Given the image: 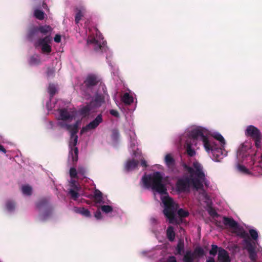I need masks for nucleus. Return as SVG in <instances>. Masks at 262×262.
Wrapping results in <instances>:
<instances>
[{"mask_svg":"<svg viewBox=\"0 0 262 262\" xmlns=\"http://www.w3.org/2000/svg\"><path fill=\"white\" fill-rule=\"evenodd\" d=\"M164 205L163 213L168 219L170 224L177 223V219L175 217V213L178 209V206L173 200L169 196H164L162 199Z\"/></svg>","mask_w":262,"mask_h":262,"instance_id":"nucleus-2","label":"nucleus"},{"mask_svg":"<svg viewBox=\"0 0 262 262\" xmlns=\"http://www.w3.org/2000/svg\"><path fill=\"white\" fill-rule=\"evenodd\" d=\"M205 132V129L202 128H195L191 130L190 136L194 140L198 139L199 137H201V139L203 143L204 138H206V136L204 135Z\"/></svg>","mask_w":262,"mask_h":262,"instance_id":"nucleus-15","label":"nucleus"},{"mask_svg":"<svg viewBox=\"0 0 262 262\" xmlns=\"http://www.w3.org/2000/svg\"><path fill=\"white\" fill-rule=\"evenodd\" d=\"M48 91L49 92V86L48 88Z\"/></svg>","mask_w":262,"mask_h":262,"instance_id":"nucleus-63","label":"nucleus"},{"mask_svg":"<svg viewBox=\"0 0 262 262\" xmlns=\"http://www.w3.org/2000/svg\"><path fill=\"white\" fill-rule=\"evenodd\" d=\"M70 154L72 156L73 161H77L78 160V149L76 147H73L71 148Z\"/></svg>","mask_w":262,"mask_h":262,"instance_id":"nucleus-29","label":"nucleus"},{"mask_svg":"<svg viewBox=\"0 0 262 262\" xmlns=\"http://www.w3.org/2000/svg\"><path fill=\"white\" fill-rule=\"evenodd\" d=\"M139 164V161L138 160L132 159L127 161L125 168L127 171L133 170L137 167Z\"/></svg>","mask_w":262,"mask_h":262,"instance_id":"nucleus-20","label":"nucleus"},{"mask_svg":"<svg viewBox=\"0 0 262 262\" xmlns=\"http://www.w3.org/2000/svg\"><path fill=\"white\" fill-rule=\"evenodd\" d=\"M76 10L77 12L75 15V22L76 24H78L79 21L81 19V18L83 17V14L81 9L76 8Z\"/></svg>","mask_w":262,"mask_h":262,"instance_id":"nucleus-33","label":"nucleus"},{"mask_svg":"<svg viewBox=\"0 0 262 262\" xmlns=\"http://www.w3.org/2000/svg\"><path fill=\"white\" fill-rule=\"evenodd\" d=\"M36 209L40 212V215L45 218L49 214V199L48 197L39 198L35 203Z\"/></svg>","mask_w":262,"mask_h":262,"instance_id":"nucleus-7","label":"nucleus"},{"mask_svg":"<svg viewBox=\"0 0 262 262\" xmlns=\"http://www.w3.org/2000/svg\"><path fill=\"white\" fill-rule=\"evenodd\" d=\"M186 150L188 155L190 157L193 156L195 154L194 150L191 148V145L189 143L187 144Z\"/></svg>","mask_w":262,"mask_h":262,"instance_id":"nucleus-46","label":"nucleus"},{"mask_svg":"<svg viewBox=\"0 0 262 262\" xmlns=\"http://www.w3.org/2000/svg\"><path fill=\"white\" fill-rule=\"evenodd\" d=\"M78 174V170L76 168L72 167L70 169V176L71 178H77Z\"/></svg>","mask_w":262,"mask_h":262,"instance_id":"nucleus-48","label":"nucleus"},{"mask_svg":"<svg viewBox=\"0 0 262 262\" xmlns=\"http://www.w3.org/2000/svg\"><path fill=\"white\" fill-rule=\"evenodd\" d=\"M79 190H76L74 188H71L69 189L68 192V194L70 195L71 198L74 201H76L78 199L79 196V194L78 191Z\"/></svg>","mask_w":262,"mask_h":262,"instance_id":"nucleus-28","label":"nucleus"},{"mask_svg":"<svg viewBox=\"0 0 262 262\" xmlns=\"http://www.w3.org/2000/svg\"><path fill=\"white\" fill-rule=\"evenodd\" d=\"M245 135L254 141L255 145L257 148L260 147L262 135L257 127L253 125L248 126L245 131Z\"/></svg>","mask_w":262,"mask_h":262,"instance_id":"nucleus-6","label":"nucleus"},{"mask_svg":"<svg viewBox=\"0 0 262 262\" xmlns=\"http://www.w3.org/2000/svg\"><path fill=\"white\" fill-rule=\"evenodd\" d=\"M194 259L195 257L192 252L190 250H188L184 255L183 261V262H194Z\"/></svg>","mask_w":262,"mask_h":262,"instance_id":"nucleus-25","label":"nucleus"},{"mask_svg":"<svg viewBox=\"0 0 262 262\" xmlns=\"http://www.w3.org/2000/svg\"><path fill=\"white\" fill-rule=\"evenodd\" d=\"M100 82V79L98 76L91 74L86 76L84 81V84L88 89H92L97 85Z\"/></svg>","mask_w":262,"mask_h":262,"instance_id":"nucleus-11","label":"nucleus"},{"mask_svg":"<svg viewBox=\"0 0 262 262\" xmlns=\"http://www.w3.org/2000/svg\"><path fill=\"white\" fill-rule=\"evenodd\" d=\"M6 206L9 211H12L15 209V204L13 201L9 200L6 202Z\"/></svg>","mask_w":262,"mask_h":262,"instance_id":"nucleus-38","label":"nucleus"},{"mask_svg":"<svg viewBox=\"0 0 262 262\" xmlns=\"http://www.w3.org/2000/svg\"><path fill=\"white\" fill-rule=\"evenodd\" d=\"M119 132L117 129H113L112 130L111 138L114 141H117L119 138Z\"/></svg>","mask_w":262,"mask_h":262,"instance_id":"nucleus-36","label":"nucleus"},{"mask_svg":"<svg viewBox=\"0 0 262 262\" xmlns=\"http://www.w3.org/2000/svg\"><path fill=\"white\" fill-rule=\"evenodd\" d=\"M91 111H93V110L88 104L79 110V114L83 117H85L90 115Z\"/></svg>","mask_w":262,"mask_h":262,"instance_id":"nucleus-22","label":"nucleus"},{"mask_svg":"<svg viewBox=\"0 0 262 262\" xmlns=\"http://www.w3.org/2000/svg\"><path fill=\"white\" fill-rule=\"evenodd\" d=\"M76 212L86 217L91 216L90 211L88 209H85L84 208H79L77 209Z\"/></svg>","mask_w":262,"mask_h":262,"instance_id":"nucleus-30","label":"nucleus"},{"mask_svg":"<svg viewBox=\"0 0 262 262\" xmlns=\"http://www.w3.org/2000/svg\"><path fill=\"white\" fill-rule=\"evenodd\" d=\"M39 63V59L37 55H34L30 57V63L31 64H37Z\"/></svg>","mask_w":262,"mask_h":262,"instance_id":"nucleus-44","label":"nucleus"},{"mask_svg":"<svg viewBox=\"0 0 262 262\" xmlns=\"http://www.w3.org/2000/svg\"><path fill=\"white\" fill-rule=\"evenodd\" d=\"M67 129L70 132L71 136H77L78 125L77 123L74 124H64Z\"/></svg>","mask_w":262,"mask_h":262,"instance_id":"nucleus-21","label":"nucleus"},{"mask_svg":"<svg viewBox=\"0 0 262 262\" xmlns=\"http://www.w3.org/2000/svg\"><path fill=\"white\" fill-rule=\"evenodd\" d=\"M50 75H51V74L52 73V72L51 70H50Z\"/></svg>","mask_w":262,"mask_h":262,"instance_id":"nucleus-62","label":"nucleus"},{"mask_svg":"<svg viewBox=\"0 0 262 262\" xmlns=\"http://www.w3.org/2000/svg\"><path fill=\"white\" fill-rule=\"evenodd\" d=\"M220 247L216 245H212L211 248L209 251V254L211 255L215 256L217 252H219Z\"/></svg>","mask_w":262,"mask_h":262,"instance_id":"nucleus-40","label":"nucleus"},{"mask_svg":"<svg viewBox=\"0 0 262 262\" xmlns=\"http://www.w3.org/2000/svg\"><path fill=\"white\" fill-rule=\"evenodd\" d=\"M178 214L181 217H186L189 215V213L188 211L184 210L183 209H180L178 211Z\"/></svg>","mask_w":262,"mask_h":262,"instance_id":"nucleus-43","label":"nucleus"},{"mask_svg":"<svg viewBox=\"0 0 262 262\" xmlns=\"http://www.w3.org/2000/svg\"><path fill=\"white\" fill-rule=\"evenodd\" d=\"M193 166L195 169L185 164L184 165L185 169L190 173V176L194 179L195 186L203 185L204 183L205 184L206 178L202 165L196 162L193 163Z\"/></svg>","mask_w":262,"mask_h":262,"instance_id":"nucleus-3","label":"nucleus"},{"mask_svg":"<svg viewBox=\"0 0 262 262\" xmlns=\"http://www.w3.org/2000/svg\"><path fill=\"white\" fill-rule=\"evenodd\" d=\"M102 122V115L101 114H99L96 117V118L94 120L90 122L85 126L82 127V128L81 130V134H83L84 132L95 129Z\"/></svg>","mask_w":262,"mask_h":262,"instance_id":"nucleus-10","label":"nucleus"},{"mask_svg":"<svg viewBox=\"0 0 262 262\" xmlns=\"http://www.w3.org/2000/svg\"><path fill=\"white\" fill-rule=\"evenodd\" d=\"M110 114H111L112 115H113L115 117H119V113L116 110H111L110 111Z\"/></svg>","mask_w":262,"mask_h":262,"instance_id":"nucleus-55","label":"nucleus"},{"mask_svg":"<svg viewBox=\"0 0 262 262\" xmlns=\"http://www.w3.org/2000/svg\"><path fill=\"white\" fill-rule=\"evenodd\" d=\"M46 107L48 111H49V102L47 101L46 103Z\"/></svg>","mask_w":262,"mask_h":262,"instance_id":"nucleus-60","label":"nucleus"},{"mask_svg":"<svg viewBox=\"0 0 262 262\" xmlns=\"http://www.w3.org/2000/svg\"><path fill=\"white\" fill-rule=\"evenodd\" d=\"M141 165L142 167H144L145 168H146L147 167V164L146 161L142 159L141 161Z\"/></svg>","mask_w":262,"mask_h":262,"instance_id":"nucleus-57","label":"nucleus"},{"mask_svg":"<svg viewBox=\"0 0 262 262\" xmlns=\"http://www.w3.org/2000/svg\"><path fill=\"white\" fill-rule=\"evenodd\" d=\"M34 16L39 20H42L45 18V13L42 10L36 9L34 12Z\"/></svg>","mask_w":262,"mask_h":262,"instance_id":"nucleus-31","label":"nucleus"},{"mask_svg":"<svg viewBox=\"0 0 262 262\" xmlns=\"http://www.w3.org/2000/svg\"><path fill=\"white\" fill-rule=\"evenodd\" d=\"M36 48H40L43 53H49V35H47L43 38L39 39L35 42Z\"/></svg>","mask_w":262,"mask_h":262,"instance_id":"nucleus-9","label":"nucleus"},{"mask_svg":"<svg viewBox=\"0 0 262 262\" xmlns=\"http://www.w3.org/2000/svg\"><path fill=\"white\" fill-rule=\"evenodd\" d=\"M75 116V113L70 112L67 108H62L59 110V117L63 121H70L73 120Z\"/></svg>","mask_w":262,"mask_h":262,"instance_id":"nucleus-14","label":"nucleus"},{"mask_svg":"<svg viewBox=\"0 0 262 262\" xmlns=\"http://www.w3.org/2000/svg\"><path fill=\"white\" fill-rule=\"evenodd\" d=\"M223 148L224 147L222 146L221 147H217L211 151L212 154L213 160L220 161V159H222L221 156L223 154Z\"/></svg>","mask_w":262,"mask_h":262,"instance_id":"nucleus-19","label":"nucleus"},{"mask_svg":"<svg viewBox=\"0 0 262 262\" xmlns=\"http://www.w3.org/2000/svg\"><path fill=\"white\" fill-rule=\"evenodd\" d=\"M184 249V243L182 241H179L176 250L177 251V254L181 255L182 252H183Z\"/></svg>","mask_w":262,"mask_h":262,"instance_id":"nucleus-32","label":"nucleus"},{"mask_svg":"<svg viewBox=\"0 0 262 262\" xmlns=\"http://www.w3.org/2000/svg\"><path fill=\"white\" fill-rule=\"evenodd\" d=\"M217 259L219 262H231V261L228 251L222 247H220Z\"/></svg>","mask_w":262,"mask_h":262,"instance_id":"nucleus-17","label":"nucleus"},{"mask_svg":"<svg viewBox=\"0 0 262 262\" xmlns=\"http://www.w3.org/2000/svg\"><path fill=\"white\" fill-rule=\"evenodd\" d=\"M223 223L225 226H229V227L234 229V232L241 237L243 238L249 237L248 233L244 230L243 228L240 227L238 223L232 218L224 216Z\"/></svg>","mask_w":262,"mask_h":262,"instance_id":"nucleus-5","label":"nucleus"},{"mask_svg":"<svg viewBox=\"0 0 262 262\" xmlns=\"http://www.w3.org/2000/svg\"><path fill=\"white\" fill-rule=\"evenodd\" d=\"M194 179L192 177H183L179 179L176 184L177 191L179 192H188L191 185L196 190H203L204 185L195 186Z\"/></svg>","mask_w":262,"mask_h":262,"instance_id":"nucleus-4","label":"nucleus"},{"mask_svg":"<svg viewBox=\"0 0 262 262\" xmlns=\"http://www.w3.org/2000/svg\"><path fill=\"white\" fill-rule=\"evenodd\" d=\"M249 234L252 239L254 241H256L258 238V232L255 229H250L249 230Z\"/></svg>","mask_w":262,"mask_h":262,"instance_id":"nucleus-41","label":"nucleus"},{"mask_svg":"<svg viewBox=\"0 0 262 262\" xmlns=\"http://www.w3.org/2000/svg\"><path fill=\"white\" fill-rule=\"evenodd\" d=\"M122 101L126 104L129 105L133 102V98L128 93H125L122 97Z\"/></svg>","mask_w":262,"mask_h":262,"instance_id":"nucleus-27","label":"nucleus"},{"mask_svg":"<svg viewBox=\"0 0 262 262\" xmlns=\"http://www.w3.org/2000/svg\"><path fill=\"white\" fill-rule=\"evenodd\" d=\"M70 139L71 141L69 143V147L70 148H72L73 147H75L76 145H77L78 141V136H71Z\"/></svg>","mask_w":262,"mask_h":262,"instance_id":"nucleus-39","label":"nucleus"},{"mask_svg":"<svg viewBox=\"0 0 262 262\" xmlns=\"http://www.w3.org/2000/svg\"><path fill=\"white\" fill-rule=\"evenodd\" d=\"M38 32L42 34H46L49 32V26H41L38 27Z\"/></svg>","mask_w":262,"mask_h":262,"instance_id":"nucleus-42","label":"nucleus"},{"mask_svg":"<svg viewBox=\"0 0 262 262\" xmlns=\"http://www.w3.org/2000/svg\"><path fill=\"white\" fill-rule=\"evenodd\" d=\"M21 190L24 194L31 195L32 194V187L28 185L22 186Z\"/></svg>","mask_w":262,"mask_h":262,"instance_id":"nucleus-34","label":"nucleus"},{"mask_svg":"<svg viewBox=\"0 0 262 262\" xmlns=\"http://www.w3.org/2000/svg\"><path fill=\"white\" fill-rule=\"evenodd\" d=\"M244 239L246 249L248 252L249 258L252 261H255L257 257L256 252H255V242L254 241L251 242L249 239V237Z\"/></svg>","mask_w":262,"mask_h":262,"instance_id":"nucleus-8","label":"nucleus"},{"mask_svg":"<svg viewBox=\"0 0 262 262\" xmlns=\"http://www.w3.org/2000/svg\"><path fill=\"white\" fill-rule=\"evenodd\" d=\"M101 209L105 213H108L113 211V207L110 205H103L101 207Z\"/></svg>","mask_w":262,"mask_h":262,"instance_id":"nucleus-47","label":"nucleus"},{"mask_svg":"<svg viewBox=\"0 0 262 262\" xmlns=\"http://www.w3.org/2000/svg\"><path fill=\"white\" fill-rule=\"evenodd\" d=\"M166 165L171 171H173L175 168L176 162L174 158L170 154H167L164 159Z\"/></svg>","mask_w":262,"mask_h":262,"instance_id":"nucleus-18","label":"nucleus"},{"mask_svg":"<svg viewBox=\"0 0 262 262\" xmlns=\"http://www.w3.org/2000/svg\"><path fill=\"white\" fill-rule=\"evenodd\" d=\"M61 35L59 34H56L54 38V40L55 42L59 43L61 41Z\"/></svg>","mask_w":262,"mask_h":262,"instance_id":"nucleus-54","label":"nucleus"},{"mask_svg":"<svg viewBox=\"0 0 262 262\" xmlns=\"http://www.w3.org/2000/svg\"><path fill=\"white\" fill-rule=\"evenodd\" d=\"M70 186L71 188H74L76 190H80V187H79L76 184V181L75 180H71L70 182Z\"/></svg>","mask_w":262,"mask_h":262,"instance_id":"nucleus-51","label":"nucleus"},{"mask_svg":"<svg viewBox=\"0 0 262 262\" xmlns=\"http://www.w3.org/2000/svg\"><path fill=\"white\" fill-rule=\"evenodd\" d=\"M166 236L170 242H173L174 240L176 234L172 226H170L167 228L166 230Z\"/></svg>","mask_w":262,"mask_h":262,"instance_id":"nucleus-24","label":"nucleus"},{"mask_svg":"<svg viewBox=\"0 0 262 262\" xmlns=\"http://www.w3.org/2000/svg\"><path fill=\"white\" fill-rule=\"evenodd\" d=\"M203 145L207 152L211 151L218 147L217 144L213 139H209L207 137L206 138H204Z\"/></svg>","mask_w":262,"mask_h":262,"instance_id":"nucleus-16","label":"nucleus"},{"mask_svg":"<svg viewBox=\"0 0 262 262\" xmlns=\"http://www.w3.org/2000/svg\"><path fill=\"white\" fill-rule=\"evenodd\" d=\"M166 262H177L176 258L174 256H169Z\"/></svg>","mask_w":262,"mask_h":262,"instance_id":"nucleus-53","label":"nucleus"},{"mask_svg":"<svg viewBox=\"0 0 262 262\" xmlns=\"http://www.w3.org/2000/svg\"><path fill=\"white\" fill-rule=\"evenodd\" d=\"M58 92V88L54 84H50V98Z\"/></svg>","mask_w":262,"mask_h":262,"instance_id":"nucleus-45","label":"nucleus"},{"mask_svg":"<svg viewBox=\"0 0 262 262\" xmlns=\"http://www.w3.org/2000/svg\"><path fill=\"white\" fill-rule=\"evenodd\" d=\"M192 253L195 258L201 257L205 255L204 250L201 247H196Z\"/></svg>","mask_w":262,"mask_h":262,"instance_id":"nucleus-26","label":"nucleus"},{"mask_svg":"<svg viewBox=\"0 0 262 262\" xmlns=\"http://www.w3.org/2000/svg\"><path fill=\"white\" fill-rule=\"evenodd\" d=\"M78 174L81 175L83 178H85L86 169L82 166H79L78 167Z\"/></svg>","mask_w":262,"mask_h":262,"instance_id":"nucleus-49","label":"nucleus"},{"mask_svg":"<svg viewBox=\"0 0 262 262\" xmlns=\"http://www.w3.org/2000/svg\"><path fill=\"white\" fill-rule=\"evenodd\" d=\"M95 217L98 220L101 219L102 218V214L100 210H98L96 211L95 213Z\"/></svg>","mask_w":262,"mask_h":262,"instance_id":"nucleus-52","label":"nucleus"},{"mask_svg":"<svg viewBox=\"0 0 262 262\" xmlns=\"http://www.w3.org/2000/svg\"><path fill=\"white\" fill-rule=\"evenodd\" d=\"M209 214L211 215V216H217L218 214L217 213V212H216V211L214 209H211L210 211H209Z\"/></svg>","mask_w":262,"mask_h":262,"instance_id":"nucleus-56","label":"nucleus"},{"mask_svg":"<svg viewBox=\"0 0 262 262\" xmlns=\"http://www.w3.org/2000/svg\"><path fill=\"white\" fill-rule=\"evenodd\" d=\"M238 170L243 173H248L249 170L244 165L238 164L237 165Z\"/></svg>","mask_w":262,"mask_h":262,"instance_id":"nucleus-50","label":"nucleus"},{"mask_svg":"<svg viewBox=\"0 0 262 262\" xmlns=\"http://www.w3.org/2000/svg\"><path fill=\"white\" fill-rule=\"evenodd\" d=\"M46 73L48 76L49 75V68H48Z\"/></svg>","mask_w":262,"mask_h":262,"instance_id":"nucleus-61","label":"nucleus"},{"mask_svg":"<svg viewBox=\"0 0 262 262\" xmlns=\"http://www.w3.org/2000/svg\"><path fill=\"white\" fill-rule=\"evenodd\" d=\"M94 201L97 204L104 203L103 201L102 193L98 189H96L94 195Z\"/></svg>","mask_w":262,"mask_h":262,"instance_id":"nucleus-23","label":"nucleus"},{"mask_svg":"<svg viewBox=\"0 0 262 262\" xmlns=\"http://www.w3.org/2000/svg\"><path fill=\"white\" fill-rule=\"evenodd\" d=\"M163 178L160 172H154L152 174L144 176L142 178L145 187L151 189L160 194H166L167 189L163 183Z\"/></svg>","mask_w":262,"mask_h":262,"instance_id":"nucleus-1","label":"nucleus"},{"mask_svg":"<svg viewBox=\"0 0 262 262\" xmlns=\"http://www.w3.org/2000/svg\"><path fill=\"white\" fill-rule=\"evenodd\" d=\"M0 151L3 152L4 154H6L7 152L6 150L4 147V146L1 144H0Z\"/></svg>","mask_w":262,"mask_h":262,"instance_id":"nucleus-58","label":"nucleus"},{"mask_svg":"<svg viewBox=\"0 0 262 262\" xmlns=\"http://www.w3.org/2000/svg\"><path fill=\"white\" fill-rule=\"evenodd\" d=\"M206 262H215V260L213 257H209L206 261Z\"/></svg>","mask_w":262,"mask_h":262,"instance_id":"nucleus-59","label":"nucleus"},{"mask_svg":"<svg viewBox=\"0 0 262 262\" xmlns=\"http://www.w3.org/2000/svg\"><path fill=\"white\" fill-rule=\"evenodd\" d=\"M88 43L93 44L94 49L97 52L102 53L106 52L107 50V47L105 45L103 42H100L95 38L89 37L88 39Z\"/></svg>","mask_w":262,"mask_h":262,"instance_id":"nucleus-12","label":"nucleus"},{"mask_svg":"<svg viewBox=\"0 0 262 262\" xmlns=\"http://www.w3.org/2000/svg\"><path fill=\"white\" fill-rule=\"evenodd\" d=\"M213 137L215 139L218 140L221 143V146L222 147H224V145L226 143L225 140L221 134H216L213 136Z\"/></svg>","mask_w":262,"mask_h":262,"instance_id":"nucleus-37","label":"nucleus"},{"mask_svg":"<svg viewBox=\"0 0 262 262\" xmlns=\"http://www.w3.org/2000/svg\"><path fill=\"white\" fill-rule=\"evenodd\" d=\"M38 27H34L31 29L29 32L28 36L30 39H32L34 36L37 34L38 33Z\"/></svg>","mask_w":262,"mask_h":262,"instance_id":"nucleus-35","label":"nucleus"},{"mask_svg":"<svg viewBox=\"0 0 262 262\" xmlns=\"http://www.w3.org/2000/svg\"><path fill=\"white\" fill-rule=\"evenodd\" d=\"M104 102V96L99 94H96L94 99L89 104L93 110V112H95V110L100 107L102 103Z\"/></svg>","mask_w":262,"mask_h":262,"instance_id":"nucleus-13","label":"nucleus"}]
</instances>
